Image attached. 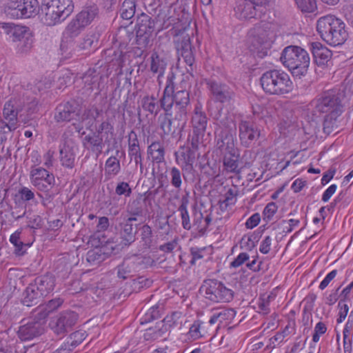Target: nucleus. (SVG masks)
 <instances>
[{
    "label": "nucleus",
    "instance_id": "33",
    "mask_svg": "<svg viewBox=\"0 0 353 353\" xmlns=\"http://www.w3.org/2000/svg\"><path fill=\"white\" fill-rule=\"evenodd\" d=\"M148 154L151 157L152 161L161 163L165 161V150L160 141H154L148 147Z\"/></svg>",
    "mask_w": 353,
    "mask_h": 353
},
{
    "label": "nucleus",
    "instance_id": "60",
    "mask_svg": "<svg viewBox=\"0 0 353 353\" xmlns=\"http://www.w3.org/2000/svg\"><path fill=\"white\" fill-rule=\"evenodd\" d=\"M128 212L130 215L143 216V210L139 201H133L128 205Z\"/></svg>",
    "mask_w": 353,
    "mask_h": 353
},
{
    "label": "nucleus",
    "instance_id": "2",
    "mask_svg": "<svg viewBox=\"0 0 353 353\" xmlns=\"http://www.w3.org/2000/svg\"><path fill=\"white\" fill-rule=\"evenodd\" d=\"M316 31L324 41L333 46L343 44L348 37L345 23L331 14L323 16L317 20Z\"/></svg>",
    "mask_w": 353,
    "mask_h": 353
},
{
    "label": "nucleus",
    "instance_id": "15",
    "mask_svg": "<svg viewBox=\"0 0 353 353\" xmlns=\"http://www.w3.org/2000/svg\"><path fill=\"white\" fill-rule=\"evenodd\" d=\"M81 107L75 101L59 104L55 109L54 119L57 123L78 120L81 115Z\"/></svg>",
    "mask_w": 353,
    "mask_h": 353
},
{
    "label": "nucleus",
    "instance_id": "54",
    "mask_svg": "<svg viewBox=\"0 0 353 353\" xmlns=\"http://www.w3.org/2000/svg\"><path fill=\"white\" fill-rule=\"evenodd\" d=\"M95 41L94 35H85L77 45L75 50L77 52L90 50Z\"/></svg>",
    "mask_w": 353,
    "mask_h": 353
},
{
    "label": "nucleus",
    "instance_id": "1",
    "mask_svg": "<svg viewBox=\"0 0 353 353\" xmlns=\"http://www.w3.org/2000/svg\"><path fill=\"white\" fill-rule=\"evenodd\" d=\"M173 74L167 78L163 96L159 100L161 108L165 112H174L187 117L188 107L190 105V85L186 81H181L178 85H174Z\"/></svg>",
    "mask_w": 353,
    "mask_h": 353
},
{
    "label": "nucleus",
    "instance_id": "57",
    "mask_svg": "<svg viewBox=\"0 0 353 353\" xmlns=\"http://www.w3.org/2000/svg\"><path fill=\"white\" fill-rule=\"evenodd\" d=\"M203 323L200 321H195L190 327L188 335L189 339L192 340H196L203 336L201 332V328Z\"/></svg>",
    "mask_w": 353,
    "mask_h": 353
},
{
    "label": "nucleus",
    "instance_id": "3",
    "mask_svg": "<svg viewBox=\"0 0 353 353\" xmlns=\"http://www.w3.org/2000/svg\"><path fill=\"white\" fill-rule=\"evenodd\" d=\"M216 146L223 154V170L226 174H240L241 167L239 165L240 155L234 145L233 135L227 130H223L219 134Z\"/></svg>",
    "mask_w": 353,
    "mask_h": 353
},
{
    "label": "nucleus",
    "instance_id": "21",
    "mask_svg": "<svg viewBox=\"0 0 353 353\" xmlns=\"http://www.w3.org/2000/svg\"><path fill=\"white\" fill-rule=\"evenodd\" d=\"M128 155L134 160L136 166H139L140 172H143V157L137 133L131 130L128 134Z\"/></svg>",
    "mask_w": 353,
    "mask_h": 353
},
{
    "label": "nucleus",
    "instance_id": "43",
    "mask_svg": "<svg viewBox=\"0 0 353 353\" xmlns=\"http://www.w3.org/2000/svg\"><path fill=\"white\" fill-rule=\"evenodd\" d=\"M22 6L24 18L34 17L39 12V3L37 0H22Z\"/></svg>",
    "mask_w": 353,
    "mask_h": 353
},
{
    "label": "nucleus",
    "instance_id": "16",
    "mask_svg": "<svg viewBox=\"0 0 353 353\" xmlns=\"http://www.w3.org/2000/svg\"><path fill=\"white\" fill-rule=\"evenodd\" d=\"M251 0H237L234 7V14L239 19L260 18L265 12L259 9Z\"/></svg>",
    "mask_w": 353,
    "mask_h": 353
},
{
    "label": "nucleus",
    "instance_id": "8",
    "mask_svg": "<svg viewBox=\"0 0 353 353\" xmlns=\"http://www.w3.org/2000/svg\"><path fill=\"white\" fill-rule=\"evenodd\" d=\"M250 50L260 58L268 54L274 39V32L269 23L263 22L254 26L249 32Z\"/></svg>",
    "mask_w": 353,
    "mask_h": 353
},
{
    "label": "nucleus",
    "instance_id": "27",
    "mask_svg": "<svg viewBox=\"0 0 353 353\" xmlns=\"http://www.w3.org/2000/svg\"><path fill=\"white\" fill-rule=\"evenodd\" d=\"M33 283L37 286V290L40 291L43 296L50 294L55 287V279L50 274L36 277Z\"/></svg>",
    "mask_w": 353,
    "mask_h": 353
},
{
    "label": "nucleus",
    "instance_id": "59",
    "mask_svg": "<svg viewBox=\"0 0 353 353\" xmlns=\"http://www.w3.org/2000/svg\"><path fill=\"white\" fill-rule=\"evenodd\" d=\"M32 314L34 316L33 320L41 322V321L45 320L50 313L48 310H47L46 305L41 304L34 310Z\"/></svg>",
    "mask_w": 353,
    "mask_h": 353
},
{
    "label": "nucleus",
    "instance_id": "50",
    "mask_svg": "<svg viewBox=\"0 0 353 353\" xmlns=\"http://www.w3.org/2000/svg\"><path fill=\"white\" fill-rule=\"evenodd\" d=\"M86 259L90 264L97 265L105 260V256L101 249L96 248L90 250L87 252Z\"/></svg>",
    "mask_w": 353,
    "mask_h": 353
},
{
    "label": "nucleus",
    "instance_id": "61",
    "mask_svg": "<svg viewBox=\"0 0 353 353\" xmlns=\"http://www.w3.org/2000/svg\"><path fill=\"white\" fill-rule=\"evenodd\" d=\"M278 209L277 205L274 202L269 203L264 208L263 214L264 220L270 221L275 214Z\"/></svg>",
    "mask_w": 353,
    "mask_h": 353
},
{
    "label": "nucleus",
    "instance_id": "30",
    "mask_svg": "<svg viewBox=\"0 0 353 353\" xmlns=\"http://www.w3.org/2000/svg\"><path fill=\"white\" fill-rule=\"evenodd\" d=\"M43 297L42 293L37 290V286L32 282L23 292L22 302L23 305L30 307L39 303Z\"/></svg>",
    "mask_w": 353,
    "mask_h": 353
},
{
    "label": "nucleus",
    "instance_id": "11",
    "mask_svg": "<svg viewBox=\"0 0 353 353\" xmlns=\"http://www.w3.org/2000/svg\"><path fill=\"white\" fill-rule=\"evenodd\" d=\"M168 113L165 112L164 116L159 117L160 128L165 136L179 138L185 125L187 117L174 112Z\"/></svg>",
    "mask_w": 353,
    "mask_h": 353
},
{
    "label": "nucleus",
    "instance_id": "41",
    "mask_svg": "<svg viewBox=\"0 0 353 353\" xmlns=\"http://www.w3.org/2000/svg\"><path fill=\"white\" fill-rule=\"evenodd\" d=\"M237 195L238 190L236 187L229 188L223 195V199H221L219 201L221 211H226L228 207L234 205L236 202Z\"/></svg>",
    "mask_w": 353,
    "mask_h": 353
},
{
    "label": "nucleus",
    "instance_id": "26",
    "mask_svg": "<svg viewBox=\"0 0 353 353\" xmlns=\"http://www.w3.org/2000/svg\"><path fill=\"white\" fill-rule=\"evenodd\" d=\"M177 53L181 56L184 62L192 67L194 63V56L192 52V46L189 37H183L178 42L176 46Z\"/></svg>",
    "mask_w": 353,
    "mask_h": 353
},
{
    "label": "nucleus",
    "instance_id": "62",
    "mask_svg": "<svg viewBox=\"0 0 353 353\" xmlns=\"http://www.w3.org/2000/svg\"><path fill=\"white\" fill-rule=\"evenodd\" d=\"M20 43L18 46V50L21 53H26L28 52L32 46V39L28 35H26L24 39L19 41Z\"/></svg>",
    "mask_w": 353,
    "mask_h": 353
},
{
    "label": "nucleus",
    "instance_id": "56",
    "mask_svg": "<svg viewBox=\"0 0 353 353\" xmlns=\"http://www.w3.org/2000/svg\"><path fill=\"white\" fill-rule=\"evenodd\" d=\"M102 113L103 110L94 105L85 110L83 117L85 119L96 121Z\"/></svg>",
    "mask_w": 353,
    "mask_h": 353
},
{
    "label": "nucleus",
    "instance_id": "25",
    "mask_svg": "<svg viewBox=\"0 0 353 353\" xmlns=\"http://www.w3.org/2000/svg\"><path fill=\"white\" fill-rule=\"evenodd\" d=\"M191 122L192 130L195 133H205L208 124V119L205 113L202 110L201 105L197 104L195 106Z\"/></svg>",
    "mask_w": 353,
    "mask_h": 353
},
{
    "label": "nucleus",
    "instance_id": "23",
    "mask_svg": "<svg viewBox=\"0 0 353 353\" xmlns=\"http://www.w3.org/2000/svg\"><path fill=\"white\" fill-rule=\"evenodd\" d=\"M76 152L75 147L68 142H65L59 147V159L63 167L72 169L75 165Z\"/></svg>",
    "mask_w": 353,
    "mask_h": 353
},
{
    "label": "nucleus",
    "instance_id": "37",
    "mask_svg": "<svg viewBox=\"0 0 353 353\" xmlns=\"http://www.w3.org/2000/svg\"><path fill=\"white\" fill-rule=\"evenodd\" d=\"M22 8V0H8L4 6V11L12 18H24Z\"/></svg>",
    "mask_w": 353,
    "mask_h": 353
},
{
    "label": "nucleus",
    "instance_id": "51",
    "mask_svg": "<svg viewBox=\"0 0 353 353\" xmlns=\"http://www.w3.org/2000/svg\"><path fill=\"white\" fill-rule=\"evenodd\" d=\"M95 132H97L99 135H113L114 134V126L111 123L110 119H107L106 120L103 121L98 126L96 127ZM108 137L105 139L104 142H108Z\"/></svg>",
    "mask_w": 353,
    "mask_h": 353
},
{
    "label": "nucleus",
    "instance_id": "44",
    "mask_svg": "<svg viewBox=\"0 0 353 353\" xmlns=\"http://www.w3.org/2000/svg\"><path fill=\"white\" fill-rule=\"evenodd\" d=\"M135 12V0H124L120 8L121 17L125 20H130L134 16Z\"/></svg>",
    "mask_w": 353,
    "mask_h": 353
},
{
    "label": "nucleus",
    "instance_id": "22",
    "mask_svg": "<svg viewBox=\"0 0 353 353\" xmlns=\"http://www.w3.org/2000/svg\"><path fill=\"white\" fill-rule=\"evenodd\" d=\"M170 321L168 317L163 321L157 322L154 327L148 328L144 334L143 338L146 341H155L164 336L171 327V324L168 323Z\"/></svg>",
    "mask_w": 353,
    "mask_h": 353
},
{
    "label": "nucleus",
    "instance_id": "24",
    "mask_svg": "<svg viewBox=\"0 0 353 353\" xmlns=\"http://www.w3.org/2000/svg\"><path fill=\"white\" fill-rule=\"evenodd\" d=\"M314 61L318 65H324L332 57V53L327 47L319 42H314L310 48Z\"/></svg>",
    "mask_w": 353,
    "mask_h": 353
},
{
    "label": "nucleus",
    "instance_id": "4",
    "mask_svg": "<svg viewBox=\"0 0 353 353\" xmlns=\"http://www.w3.org/2000/svg\"><path fill=\"white\" fill-rule=\"evenodd\" d=\"M260 83L263 90L270 95H285L293 90L290 75L282 70H267L261 75Z\"/></svg>",
    "mask_w": 353,
    "mask_h": 353
},
{
    "label": "nucleus",
    "instance_id": "28",
    "mask_svg": "<svg viewBox=\"0 0 353 353\" xmlns=\"http://www.w3.org/2000/svg\"><path fill=\"white\" fill-rule=\"evenodd\" d=\"M211 221L212 219L209 214L204 216L200 210H196L193 212L192 229L199 235H203Z\"/></svg>",
    "mask_w": 353,
    "mask_h": 353
},
{
    "label": "nucleus",
    "instance_id": "39",
    "mask_svg": "<svg viewBox=\"0 0 353 353\" xmlns=\"http://www.w3.org/2000/svg\"><path fill=\"white\" fill-rule=\"evenodd\" d=\"M150 70L154 74H158V79L162 77L165 72L167 63L165 60L160 57L157 52H153L151 55Z\"/></svg>",
    "mask_w": 353,
    "mask_h": 353
},
{
    "label": "nucleus",
    "instance_id": "10",
    "mask_svg": "<svg viewBox=\"0 0 353 353\" xmlns=\"http://www.w3.org/2000/svg\"><path fill=\"white\" fill-rule=\"evenodd\" d=\"M199 291L206 299L214 303H229L234 298V291L216 279L204 280Z\"/></svg>",
    "mask_w": 353,
    "mask_h": 353
},
{
    "label": "nucleus",
    "instance_id": "35",
    "mask_svg": "<svg viewBox=\"0 0 353 353\" xmlns=\"http://www.w3.org/2000/svg\"><path fill=\"white\" fill-rule=\"evenodd\" d=\"M119 150H116V155L109 157L105 163V176L107 179H111L117 176L121 171L120 161L117 156L119 155Z\"/></svg>",
    "mask_w": 353,
    "mask_h": 353
},
{
    "label": "nucleus",
    "instance_id": "9",
    "mask_svg": "<svg viewBox=\"0 0 353 353\" xmlns=\"http://www.w3.org/2000/svg\"><path fill=\"white\" fill-rule=\"evenodd\" d=\"M314 114L322 113H334L341 114L342 105L339 93L337 90H330L323 92L312 100L310 104Z\"/></svg>",
    "mask_w": 353,
    "mask_h": 353
},
{
    "label": "nucleus",
    "instance_id": "38",
    "mask_svg": "<svg viewBox=\"0 0 353 353\" xmlns=\"http://www.w3.org/2000/svg\"><path fill=\"white\" fill-rule=\"evenodd\" d=\"M188 204L189 199L188 194H186L181 197V204L178 208V211L180 212V216L181 218L182 227L186 230H190L192 229V223L190 222V218L188 211Z\"/></svg>",
    "mask_w": 353,
    "mask_h": 353
},
{
    "label": "nucleus",
    "instance_id": "29",
    "mask_svg": "<svg viewBox=\"0 0 353 353\" xmlns=\"http://www.w3.org/2000/svg\"><path fill=\"white\" fill-rule=\"evenodd\" d=\"M83 144L85 148L92 152L101 154L104 146L103 136L99 135L97 132H92L83 138Z\"/></svg>",
    "mask_w": 353,
    "mask_h": 353
},
{
    "label": "nucleus",
    "instance_id": "13",
    "mask_svg": "<svg viewBox=\"0 0 353 353\" xmlns=\"http://www.w3.org/2000/svg\"><path fill=\"white\" fill-rule=\"evenodd\" d=\"M207 85L214 102L230 103L234 100L235 93L226 83L209 80L207 81Z\"/></svg>",
    "mask_w": 353,
    "mask_h": 353
},
{
    "label": "nucleus",
    "instance_id": "6",
    "mask_svg": "<svg viewBox=\"0 0 353 353\" xmlns=\"http://www.w3.org/2000/svg\"><path fill=\"white\" fill-rule=\"evenodd\" d=\"M72 0H42L41 9L43 23L52 26L63 21L73 12Z\"/></svg>",
    "mask_w": 353,
    "mask_h": 353
},
{
    "label": "nucleus",
    "instance_id": "52",
    "mask_svg": "<svg viewBox=\"0 0 353 353\" xmlns=\"http://www.w3.org/2000/svg\"><path fill=\"white\" fill-rule=\"evenodd\" d=\"M18 128V125L0 119V135L1 142H4L8 139V134L14 131Z\"/></svg>",
    "mask_w": 353,
    "mask_h": 353
},
{
    "label": "nucleus",
    "instance_id": "17",
    "mask_svg": "<svg viewBox=\"0 0 353 353\" xmlns=\"http://www.w3.org/2000/svg\"><path fill=\"white\" fill-rule=\"evenodd\" d=\"M22 323L23 324L19 327L17 332V336L22 341L32 340L43 332V326L41 322L29 320L26 323L22 321Z\"/></svg>",
    "mask_w": 353,
    "mask_h": 353
},
{
    "label": "nucleus",
    "instance_id": "53",
    "mask_svg": "<svg viewBox=\"0 0 353 353\" xmlns=\"http://www.w3.org/2000/svg\"><path fill=\"white\" fill-rule=\"evenodd\" d=\"M21 230H17L10 236V241L15 248V254L17 255H22L24 253L23 248L24 243L21 241Z\"/></svg>",
    "mask_w": 353,
    "mask_h": 353
},
{
    "label": "nucleus",
    "instance_id": "63",
    "mask_svg": "<svg viewBox=\"0 0 353 353\" xmlns=\"http://www.w3.org/2000/svg\"><path fill=\"white\" fill-rule=\"evenodd\" d=\"M19 194L23 201L28 202L35 198L34 192L27 187H23L19 190Z\"/></svg>",
    "mask_w": 353,
    "mask_h": 353
},
{
    "label": "nucleus",
    "instance_id": "5",
    "mask_svg": "<svg viewBox=\"0 0 353 353\" xmlns=\"http://www.w3.org/2000/svg\"><path fill=\"white\" fill-rule=\"evenodd\" d=\"M280 59L294 77L301 78L307 73L310 59L303 48L296 46H287L283 49Z\"/></svg>",
    "mask_w": 353,
    "mask_h": 353
},
{
    "label": "nucleus",
    "instance_id": "32",
    "mask_svg": "<svg viewBox=\"0 0 353 353\" xmlns=\"http://www.w3.org/2000/svg\"><path fill=\"white\" fill-rule=\"evenodd\" d=\"M134 263L136 272H139L151 268L155 265L154 259L149 254H135L130 256Z\"/></svg>",
    "mask_w": 353,
    "mask_h": 353
},
{
    "label": "nucleus",
    "instance_id": "34",
    "mask_svg": "<svg viewBox=\"0 0 353 353\" xmlns=\"http://www.w3.org/2000/svg\"><path fill=\"white\" fill-rule=\"evenodd\" d=\"M116 270L118 278L122 280L130 278L137 273L130 256L125 257L123 262L117 266Z\"/></svg>",
    "mask_w": 353,
    "mask_h": 353
},
{
    "label": "nucleus",
    "instance_id": "46",
    "mask_svg": "<svg viewBox=\"0 0 353 353\" xmlns=\"http://www.w3.org/2000/svg\"><path fill=\"white\" fill-rule=\"evenodd\" d=\"M156 101L157 98L153 95L145 96L141 101L143 109L151 114H157L159 111V107Z\"/></svg>",
    "mask_w": 353,
    "mask_h": 353
},
{
    "label": "nucleus",
    "instance_id": "19",
    "mask_svg": "<svg viewBox=\"0 0 353 353\" xmlns=\"http://www.w3.org/2000/svg\"><path fill=\"white\" fill-rule=\"evenodd\" d=\"M239 132L241 143L246 148H249L260 136V130L253 123L248 121H241L239 123Z\"/></svg>",
    "mask_w": 353,
    "mask_h": 353
},
{
    "label": "nucleus",
    "instance_id": "36",
    "mask_svg": "<svg viewBox=\"0 0 353 353\" xmlns=\"http://www.w3.org/2000/svg\"><path fill=\"white\" fill-rule=\"evenodd\" d=\"M139 243L143 249L148 250L152 245L154 236L152 228L148 224H144L139 228Z\"/></svg>",
    "mask_w": 353,
    "mask_h": 353
},
{
    "label": "nucleus",
    "instance_id": "48",
    "mask_svg": "<svg viewBox=\"0 0 353 353\" xmlns=\"http://www.w3.org/2000/svg\"><path fill=\"white\" fill-rule=\"evenodd\" d=\"M85 339V333L79 330L72 333L64 343L69 345V348L72 351L77 345L81 344Z\"/></svg>",
    "mask_w": 353,
    "mask_h": 353
},
{
    "label": "nucleus",
    "instance_id": "12",
    "mask_svg": "<svg viewBox=\"0 0 353 353\" xmlns=\"http://www.w3.org/2000/svg\"><path fill=\"white\" fill-rule=\"evenodd\" d=\"M155 22L149 15L141 13L137 22V42L141 47H146L152 33L155 31Z\"/></svg>",
    "mask_w": 353,
    "mask_h": 353
},
{
    "label": "nucleus",
    "instance_id": "20",
    "mask_svg": "<svg viewBox=\"0 0 353 353\" xmlns=\"http://www.w3.org/2000/svg\"><path fill=\"white\" fill-rule=\"evenodd\" d=\"M0 33L4 34L13 42L21 41L26 35H28V28L13 23H0Z\"/></svg>",
    "mask_w": 353,
    "mask_h": 353
},
{
    "label": "nucleus",
    "instance_id": "14",
    "mask_svg": "<svg viewBox=\"0 0 353 353\" xmlns=\"http://www.w3.org/2000/svg\"><path fill=\"white\" fill-rule=\"evenodd\" d=\"M30 176L32 184L43 192L50 191L55 183L53 174L41 167L32 168Z\"/></svg>",
    "mask_w": 353,
    "mask_h": 353
},
{
    "label": "nucleus",
    "instance_id": "31",
    "mask_svg": "<svg viewBox=\"0 0 353 353\" xmlns=\"http://www.w3.org/2000/svg\"><path fill=\"white\" fill-rule=\"evenodd\" d=\"M119 234L121 243L124 245H130L136 240L137 229L132 224L126 223L124 221L119 223Z\"/></svg>",
    "mask_w": 353,
    "mask_h": 353
},
{
    "label": "nucleus",
    "instance_id": "49",
    "mask_svg": "<svg viewBox=\"0 0 353 353\" xmlns=\"http://www.w3.org/2000/svg\"><path fill=\"white\" fill-rule=\"evenodd\" d=\"M181 156L184 162V165L182 167V170L188 173L194 171L193 163L194 162L195 157L193 151L190 149H188L185 152H183Z\"/></svg>",
    "mask_w": 353,
    "mask_h": 353
},
{
    "label": "nucleus",
    "instance_id": "7",
    "mask_svg": "<svg viewBox=\"0 0 353 353\" xmlns=\"http://www.w3.org/2000/svg\"><path fill=\"white\" fill-rule=\"evenodd\" d=\"M99 14V8L93 5L84 8L68 24L63 33L61 46L65 43L71 44L73 39L80 34L84 28L90 25Z\"/></svg>",
    "mask_w": 353,
    "mask_h": 353
},
{
    "label": "nucleus",
    "instance_id": "64",
    "mask_svg": "<svg viewBox=\"0 0 353 353\" xmlns=\"http://www.w3.org/2000/svg\"><path fill=\"white\" fill-rule=\"evenodd\" d=\"M270 296H268L267 298H260L259 300L258 307L259 313L267 315L270 312Z\"/></svg>",
    "mask_w": 353,
    "mask_h": 353
},
{
    "label": "nucleus",
    "instance_id": "47",
    "mask_svg": "<svg viewBox=\"0 0 353 353\" xmlns=\"http://www.w3.org/2000/svg\"><path fill=\"white\" fill-rule=\"evenodd\" d=\"M341 114H334V113L327 114L323 121V131L325 133L330 134L338 128L337 118Z\"/></svg>",
    "mask_w": 353,
    "mask_h": 353
},
{
    "label": "nucleus",
    "instance_id": "58",
    "mask_svg": "<svg viewBox=\"0 0 353 353\" xmlns=\"http://www.w3.org/2000/svg\"><path fill=\"white\" fill-rule=\"evenodd\" d=\"M132 192V190L129 183L125 181L119 182L115 188V194L118 196L129 197Z\"/></svg>",
    "mask_w": 353,
    "mask_h": 353
},
{
    "label": "nucleus",
    "instance_id": "45",
    "mask_svg": "<svg viewBox=\"0 0 353 353\" xmlns=\"http://www.w3.org/2000/svg\"><path fill=\"white\" fill-rule=\"evenodd\" d=\"M163 307L160 305H155L151 307L140 319V323L143 325L161 317Z\"/></svg>",
    "mask_w": 353,
    "mask_h": 353
},
{
    "label": "nucleus",
    "instance_id": "42",
    "mask_svg": "<svg viewBox=\"0 0 353 353\" xmlns=\"http://www.w3.org/2000/svg\"><path fill=\"white\" fill-rule=\"evenodd\" d=\"M170 181L172 186L180 190L183 184V179L186 181L187 177L185 174L176 167H172L169 170Z\"/></svg>",
    "mask_w": 353,
    "mask_h": 353
},
{
    "label": "nucleus",
    "instance_id": "40",
    "mask_svg": "<svg viewBox=\"0 0 353 353\" xmlns=\"http://www.w3.org/2000/svg\"><path fill=\"white\" fill-rule=\"evenodd\" d=\"M19 110L14 106L12 101H7L3 110V119L6 121L18 125Z\"/></svg>",
    "mask_w": 353,
    "mask_h": 353
},
{
    "label": "nucleus",
    "instance_id": "18",
    "mask_svg": "<svg viewBox=\"0 0 353 353\" xmlns=\"http://www.w3.org/2000/svg\"><path fill=\"white\" fill-rule=\"evenodd\" d=\"M78 319L77 312L71 310L63 311L57 316L52 329L58 335L64 334L76 324Z\"/></svg>",
    "mask_w": 353,
    "mask_h": 353
},
{
    "label": "nucleus",
    "instance_id": "55",
    "mask_svg": "<svg viewBox=\"0 0 353 353\" xmlns=\"http://www.w3.org/2000/svg\"><path fill=\"white\" fill-rule=\"evenodd\" d=\"M298 8L304 12H313L316 9V0H294Z\"/></svg>",
    "mask_w": 353,
    "mask_h": 353
}]
</instances>
